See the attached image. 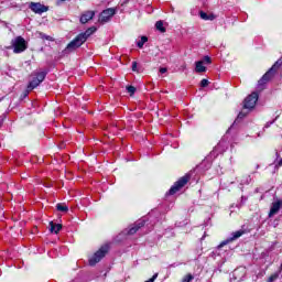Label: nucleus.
I'll return each instance as SVG.
<instances>
[{
  "instance_id": "obj_1",
  "label": "nucleus",
  "mask_w": 282,
  "mask_h": 282,
  "mask_svg": "<svg viewBox=\"0 0 282 282\" xmlns=\"http://www.w3.org/2000/svg\"><path fill=\"white\" fill-rule=\"evenodd\" d=\"M94 32H96V28L91 26L87 29L84 33L78 34L70 43H68L64 52L68 54L69 52L78 50V47H80V45H83V43H85L87 39H89L91 34H94Z\"/></svg>"
},
{
  "instance_id": "obj_2",
  "label": "nucleus",
  "mask_w": 282,
  "mask_h": 282,
  "mask_svg": "<svg viewBox=\"0 0 282 282\" xmlns=\"http://www.w3.org/2000/svg\"><path fill=\"white\" fill-rule=\"evenodd\" d=\"M11 47H13L14 54H21L28 50V42L22 36H17L11 41Z\"/></svg>"
},
{
  "instance_id": "obj_3",
  "label": "nucleus",
  "mask_w": 282,
  "mask_h": 282,
  "mask_svg": "<svg viewBox=\"0 0 282 282\" xmlns=\"http://www.w3.org/2000/svg\"><path fill=\"white\" fill-rule=\"evenodd\" d=\"M281 65H282V61L281 59L276 61L274 65L258 82V85L261 87V85H265V83L272 80V77L274 76L276 69L281 67Z\"/></svg>"
},
{
  "instance_id": "obj_4",
  "label": "nucleus",
  "mask_w": 282,
  "mask_h": 282,
  "mask_svg": "<svg viewBox=\"0 0 282 282\" xmlns=\"http://www.w3.org/2000/svg\"><path fill=\"white\" fill-rule=\"evenodd\" d=\"M109 252V245L102 246L98 251L94 253V256L89 259V265H96V263H100L102 259H105L106 254Z\"/></svg>"
},
{
  "instance_id": "obj_5",
  "label": "nucleus",
  "mask_w": 282,
  "mask_h": 282,
  "mask_svg": "<svg viewBox=\"0 0 282 282\" xmlns=\"http://www.w3.org/2000/svg\"><path fill=\"white\" fill-rule=\"evenodd\" d=\"M34 76L35 78H33L28 85L29 91H32V89H36V87H39V85L43 83V80H45V76H47V70L34 73Z\"/></svg>"
},
{
  "instance_id": "obj_6",
  "label": "nucleus",
  "mask_w": 282,
  "mask_h": 282,
  "mask_svg": "<svg viewBox=\"0 0 282 282\" xmlns=\"http://www.w3.org/2000/svg\"><path fill=\"white\" fill-rule=\"evenodd\" d=\"M191 180L189 175L182 176L177 182L174 183V185L170 188L169 195H175V193L182 191L186 184H188V181Z\"/></svg>"
},
{
  "instance_id": "obj_7",
  "label": "nucleus",
  "mask_w": 282,
  "mask_h": 282,
  "mask_svg": "<svg viewBox=\"0 0 282 282\" xmlns=\"http://www.w3.org/2000/svg\"><path fill=\"white\" fill-rule=\"evenodd\" d=\"M257 100H259V94L252 93L245 99L243 109H249V110L254 109L257 105Z\"/></svg>"
},
{
  "instance_id": "obj_8",
  "label": "nucleus",
  "mask_w": 282,
  "mask_h": 282,
  "mask_svg": "<svg viewBox=\"0 0 282 282\" xmlns=\"http://www.w3.org/2000/svg\"><path fill=\"white\" fill-rule=\"evenodd\" d=\"M116 14V9L109 8L104 10L99 15V23H107L111 20V17Z\"/></svg>"
},
{
  "instance_id": "obj_9",
  "label": "nucleus",
  "mask_w": 282,
  "mask_h": 282,
  "mask_svg": "<svg viewBox=\"0 0 282 282\" xmlns=\"http://www.w3.org/2000/svg\"><path fill=\"white\" fill-rule=\"evenodd\" d=\"M30 10H32V12H35V14H43V12H47V7L39 2H31Z\"/></svg>"
},
{
  "instance_id": "obj_10",
  "label": "nucleus",
  "mask_w": 282,
  "mask_h": 282,
  "mask_svg": "<svg viewBox=\"0 0 282 282\" xmlns=\"http://www.w3.org/2000/svg\"><path fill=\"white\" fill-rule=\"evenodd\" d=\"M282 207V200L278 199L276 202H273L269 212V217H274L279 210H281Z\"/></svg>"
},
{
  "instance_id": "obj_11",
  "label": "nucleus",
  "mask_w": 282,
  "mask_h": 282,
  "mask_svg": "<svg viewBox=\"0 0 282 282\" xmlns=\"http://www.w3.org/2000/svg\"><path fill=\"white\" fill-rule=\"evenodd\" d=\"M95 15H96V12H94V11H86L80 17V23H83V24L88 23L89 21H91V19H94Z\"/></svg>"
},
{
  "instance_id": "obj_12",
  "label": "nucleus",
  "mask_w": 282,
  "mask_h": 282,
  "mask_svg": "<svg viewBox=\"0 0 282 282\" xmlns=\"http://www.w3.org/2000/svg\"><path fill=\"white\" fill-rule=\"evenodd\" d=\"M144 227V220H140L138 223H135L133 225V227H131L129 230H128V235H135L139 230V228H142Z\"/></svg>"
},
{
  "instance_id": "obj_13",
  "label": "nucleus",
  "mask_w": 282,
  "mask_h": 282,
  "mask_svg": "<svg viewBox=\"0 0 282 282\" xmlns=\"http://www.w3.org/2000/svg\"><path fill=\"white\" fill-rule=\"evenodd\" d=\"M63 228V225L61 224H54V221L50 223V231L54 232L55 235H58Z\"/></svg>"
},
{
  "instance_id": "obj_14",
  "label": "nucleus",
  "mask_w": 282,
  "mask_h": 282,
  "mask_svg": "<svg viewBox=\"0 0 282 282\" xmlns=\"http://www.w3.org/2000/svg\"><path fill=\"white\" fill-rule=\"evenodd\" d=\"M195 70L197 72V74H202L204 72H206V66H204V62H196V67Z\"/></svg>"
},
{
  "instance_id": "obj_15",
  "label": "nucleus",
  "mask_w": 282,
  "mask_h": 282,
  "mask_svg": "<svg viewBox=\"0 0 282 282\" xmlns=\"http://www.w3.org/2000/svg\"><path fill=\"white\" fill-rule=\"evenodd\" d=\"M199 17L200 19H203L204 21H213L215 19V15H208L206 12L200 11L199 12Z\"/></svg>"
},
{
  "instance_id": "obj_16",
  "label": "nucleus",
  "mask_w": 282,
  "mask_h": 282,
  "mask_svg": "<svg viewBox=\"0 0 282 282\" xmlns=\"http://www.w3.org/2000/svg\"><path fill=\"white\" fill-rule=\"evenodd\" d=\"M243 235V230H238L231 234V237L229 238V241H235L236 239H239Z\"/></svg>"
},
{
  "instance_id": "obj_17",
  "label": "nucleus",
  "mask_w": 282,
  "mask_h": 282,
  "mask_svg": "<svg viewBox=\"0 0 282 282\" xmlns=\"http://www.w3.org/2000/svg\"><path fill=\"white\" fill-rule=\"evenodd\" d=\"M155 28L156 30H159V32H162V33L166 32V29L164 28V22L162 21H158L155 23Z\"/></svg>"
},
{
  "instance_id": "obj_18",
  "label": "nucleus",
  "mask_w": 282,
  "mask_h": 282,
  "mask_svg": "<svg viewBox=\"0 0 282 282\" xmlns=\"http://www.w3.org/2000/svg\"><path fill=\"white\" fill-rule=\"evenodd\" d=\"M56 208L59 213H67V210H69V207H67L65 204H57Z\"/></svg>"
},
{
  "instance_id": "obj_19",
  "label": "nucleus",
  "mask_w": 282,
  "mask_h": 282,
  "mask_svg": "<svg viewBox=\"0 0 282 282\" xmlns=\"http://www.w3.org/2000/svg\"><path fill=\"white\" fill-rule=\"evenodd\" d=\"M147 41H149V37L142 36L141 40L137 43L138 47H140V50H142L144 47V43H147Z\"/></svg>"
},
{
  "instance_id": "obj_20",
  "label": "nucleus",
  "mask_w": 282,
  "mask_h": 282,
  "mask_svg": "<svg viewBox=\"0 0 282 282\" xmlns=\"http://www.w3.org/2000/svg\"><path fill=\"white\" fill-rule=\"evenodd\" d=\"M248 116V111H240L237 119L235 120V122H239V120H243V118H246Z\"/></svg>"
},
{
  "instance_id": "obj_21",
  "label": "nucleus",
  "mask_w": 282,
  "mask_h": 282,
  "mask_svg": "<svg viewBox=\"0 0 282 282\" xmlns=\"http://www.w3.org/2000/svg\"><path fill=\"white\" fill-rule=\"evenodd\" d=\"M200 62H203V65H210V63H213V61L210 59V56H205Z\"/></svg>"
},
{
  "instance_id": "obj_22",
  "label": "nucleus",
  "mask_w": 282,
  "mask_h": 282,
  "mask_svg": "<svg viewBox=\"0 0 282 282\" xmlns=\"http://www.w3.org/2000/svg\"><path fill=\"white\" fill-rule=\"evenodd\" d=\"M193 279H194L193 274L189 273L183 278L182 282H191L193 281Z\"/></svg>"
},
{
  "instance_id": "obj_23",
  "label": "nucleus",
  "mask_w": 282,
  "mask_h": 282,
  "mask_svg": "<svg viewBox=\"0 0 282 282\" xmlns=\"http://www.w3.org/2000/svg\"><path fill=\"white\" fill-rule=\"evenodd\" d=\"M127 91H128V94H130V96H133V94H135V87L127 86Z\"/></svg>"
},
{
  "instance_id": "obj_24",
  "label": "nucleus",
  "mask_w": 282,
  "mask_h": 282,
  "mask_svg": "<svg viewBox=\"0 0 282 282\" xmlns=\"http://www.w3.org/2000/svg\"><path fill=\"white\" fill-rule=\"evenodd\" d=\"M278 279H279V273H274V274H272V275L269 278L268 282H274V281H276Z\"/></svg>"
},
{
  "instance_id": "obj_25",
  "label": "nucleus",
  "mask_w": 282,
  "mask_h": 282,
  "mask_svg": "<svg viewBox=\"0 0 282 282\" xmlns=\"http://www.w3.org/2000/svg\"><path fill=\"white\" fill-rule=\"evenodd\" d=\"M208 84H209L208 79L200 80V87H208Z\"/></svg>"
},
{
  "instance_id": "obj_26",
  "label": "nucleus",
  "mask_w": 282,
  "mask_h": 282,
  "mask_svg": "<svg viewBox=\"0 0 282 282\" xmlns=\"http://www.w3.org/2000/svg\"><path fill=\"white\" fill-rule=\"evenodd\" d=\"M230 238L229 239H227V240H225V241H223L219 246H218V248H224V246H228V243H230Z\"/></svg>"
},
{
  "instance_id": "obj_27",
  "label": "nucleus",
  "mask_w": 282,
  "mask_h": 282,
  "mask_svg": "<svg viewBox=\"0 0 282 282\" xmlns=\"http://www.w3.org/2000/svg\"><path fill=\"white\" fill-rule=\"evenodd\" d=\"M138 69V62H132V72Z\"/></svg>"
},
{
  "instance_id": "obj_28",
  "label": "nucleus",
  "mask_w": 282,
  "mask_h": 282,
  "mask_svg": "<svg viewBox=\"0 0 282 282\" xmlns=\"http://www.w3.org/2000/svg\"><path fill=\"white\" fill-rule=\"evenodd\" d=\"M40 36H41V39H46V41H50V36L45 35L43 33H40Z\"/></svg>"
},
{
  "instance_id": "obj_29",
  "label": "nucleus",
  "mask_w": 282,
  "mask_h": 282,
  "mask_svg": "<svg viewBox=\"0 0 282 282\" xmlns=\"http://www.w3.org/2000/svg\"><path fill=\"white\" fill-rule=\"evenodd\" d=\"M166 72H167L166 67L160 68V74H166Z\"/></svg>"
},
{
  "instance_id": "obj_30",
  "label": "nucleus",
  "mask_w": 282,
  "mask_h": 282,
  "mask_svg": "<svg viewBox=\"0 0 282 282\" xmlns=\"http://www.w3.org/2000/svg\"><path fill=\"white\" fill-rule=\"evenodd\" d=\"M58 1L63 2V1H67V0H58Z\"/></svg>"
}]
</instances>
